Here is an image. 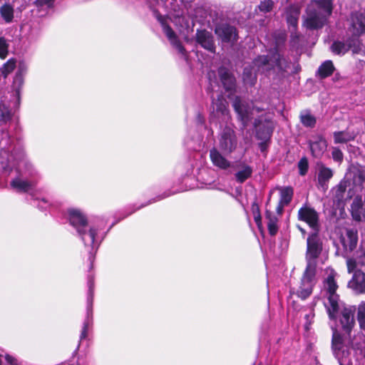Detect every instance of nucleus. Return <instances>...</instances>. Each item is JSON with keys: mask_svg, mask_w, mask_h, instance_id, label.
<instances>
[{"mask_svg": "<svg viewBox=\"0 0 365 365\" xmlns=\"http://www.w3.org/2000/svg\"><path fill=\"white\" fill-rule=\"evenodd\" d=\"M333 10V0H312L303 16V26L309 29L324 26Z\"/></svg>", "mask_w": 365, "mask_h": 365, "instance_id": "f257e3e1", "label": "nucleus"}, {"mask_svg": "<svg viewBox=\"0 0 365 365\" xmlns=\"http://www.w3.org/2000/svg\"><path fill=\"white\" fill-rule=\"evenodd\" d=\"M253 68H245L243 73V79L246 83L253 84L255 79L256 71L266 72L271 67H277L279 71H285L288 67V63L285 59L281 58L278 51H275L271 58L260 56L254 61Z\"/></svg>", "mask_w": 365, "mask_h": 365, "instance_id": "f03ea898", "label": "nucleus"}, {"mask_svg": "<svg viewBox=\"0 0 365 365\" xmlns=\"http://www.w3.org/2000/svg\"><path fill=\"white\" fill-rule=\"evenodd\" d=\"M336 272L330 268L326 269V277L323 282L322 295L327 299L324 302L331 319L336 318V313L340 307L339 295L336 293L338 284L336 282Z\"/></svg>", "mask_w": 365, "mask_h": 365, "instance_id": "7ed1b4c3", "label": "nucleus"}, {"mask_svg": "<svg viewBox=\"0 0 365 365\" xmlns=\"http://www.w3.org/2000/svg\"><path fill=\"white\" fill-rule=\"evenodd\" d=\"M68 213L71 224L76 229L85 245L94 248L96 231L93 228H90L88 232H86L87 220L80 210L71 209Z\"/></svg>", "mask_w": 365, "mask_h": 365, "instance_id": "20e7f679", "label": "nucleus"}, {"mask_svg": "<svg viewBox=\"0 0 365 365\" xmlns=\"http://www.w3.org/2000/svg\"><path fill=\"white\" fill-rule=\"evenodd\" d=\"M331 352L339 365H351V353L344 343L342 335L336 330H333Z\"/></svg>", "mask_w": 365, "mask_h": 365, "instance_id": "39448f33", "label": "nucleus"}, {"mask_svg": "<svg viewBox=\"0 0 365 365\" xmlns=\"http://www.w3.org/2000/svg\"><path fill=\"white\" fill-rule=\"evenodd\" d=\"M322 250L323 242L317 232L309 235L307 240L306 269H309L311 267L313 270L317 271L316 259L321 255Z\"/></svg>", "mask_w": 365, "mask_h": 365, "instance_id": "423d86ee", "label": "nucleus"}, {"mask_svg": "<svg viewBox=\"0 0 365 365\" xmlns=\"http://www.w3.org/2000/svg\"><path fill=\"white\" fill-rule=\"evenodd\" d=\"M344 179L347 182L351 180L349 187L354 195H357L365 190V170L361 167L351 166Z\"/></svg>", "mask_w": 365, "mask_h": 365, "instance_id": "0eeeda50", "label": "nucleus"}, {"mask_svg": "<svg viewBox=\"0 0 365 365\" xmlns=\"http://www.w3.org/2000/svg\"><path fill=\"white\" fill-rule=\"evenodd\" d=\"M316 272L311 267L305 269L300 285L296 291V294L301 299H305L312 293L315 283Z\"/></svg>", "mask_w": 365, "mask_h": 365, "instance_id": "6e6552de", "label": "nucleus"}, {"mask_svg": "<svg viewBox=\"0 0 365 365\" xmlns=\"http://www.w3.org/2000/svg\"><path fill=\"white\" fill-rule=\"evenodd\" d=\"M237 145L235 131L230 127H225L219 136V149L225 154H230L236 149Z\"/></svg>", "mask_w": 365, "mask_h": 365, "instance_id": "1a4fd4ad", "label": "nucleus"}, {"mask_svg": "<svg viewBox=\"0 0 365 365\" xmlns=\"http://www.w3.org/2000/svg\"><path fill=\"white\" fill-rule=\"evenodd\" d=\"M298 219L306 222L314 232L319 230V215L311 206L307 204L304 205L298 211Z\"/></svg>", "mask_w": 365, "mask_h": 365, "instance_id": "9d476101", "label": "nucleus"}, {"mask_svg": "<svg viewBox=\"0 0 365 365\" xmlns=\"http://www.w3.org/2000/svg\"><path fill=\"white\" fill-rule=\"evenodd\" d=\"M349 21L347 32L354 38H357L359 36L365 31V16L361 14H354Z\"/></svg>", "mask_w": 365, "mask_h": 365, "instance_id": "9b49d317", "label": "nucleus"}, {"mask_svg": "<svg viewBox=\"0 0 365 365\" xmlns=\"http://www.w3.org/2000/svg\"><path fill=\"white\" fill-rule=\"evenodd\" d=\"M300 14V7L298 5L290 6L286 11V19L289 29L291 32V38L292 41L298 38L296 31L299 16Z\"/></svg>", "mask_w": 365, "mask_h": 365, "instance_id": "f8f14e48", "label": "nucleus"}, {"mask_svg": "<svg viewBox=\"0 0 365 365\" xmlns=\"http://www.w3.org/2000/svg\"><path fill=\"white\" fill-rule=\"evenodd\" d=\"M233 106L244 125L252 118L255 111L259 112L258 108H251L249 105H245L238 98L235 100Z\"/></svg>", "mask_w": 365, "mask_h": 365, "instance_id": "ddd939ff", "label": "nucleus"}, {"mask_svg": "<svg viewBox=\"0 0 365 365\" xmlns=\"http://www.w3.org/2000/svg\"><path fill=\"white\" fill-rule=\"evenodd\" d=\"M350 185V182L344 179L339 185L334 187L332 190L334 200L340 205L347 199L351 198L354 195L351 189L349 188V191L346 192V187Z\"/></svg>", "mask_w": 365, "mask_h": 365, "instance_id": "4468645a", "label": "nucleus"}, {"mask_svg": "<svg viewBox=\"0 0 365 365\" xmlns=\"http://www.w3.org/2000/svg\"><path fill=\"white\" fill-rule=\"evenodd\" d=\"M354 313V309L352 307H344L339 317L342 330L348 334L355 325Z\"/></svg>", "mask_w": 365, "mask_h": 365, "instance_id": "2eb2a0df", "label": "nucleus"}, {"mask_svg": "<svg viewBox=\"0 0 365 365\" xmlns=\"http://www.w3.org/2000/svg\"><path fill=\"white\" fill-rule=\"evenodd\" d=\"M215 34L223 42L233 43L237 40L236 29L227 24H220L215 28Z\"/></svg>", "mask_w": 365, "mask_h": 365, "instance_id": "dca6fc26", "label": "nucleus"}, {"mask_svg": "<svg viewBox=\"0 0 365 365\" xmlns=\"http://www.w3.org/2000/svg\"><path fill=\"white\" fill-rule=\"evenodd\" d=\"M331 51L336 54H344L349 49H351L353 53H357L360 49V43L358 38H352L349 41L348 43L341 42H334L331 47Z\"/></svg>", "mask_w": 365, "mask_h": 365, "instance_id": "f3484780", "label": "nucleus"}, {"mask_svg": "<svg viewBox=\"0 0 365 365\" xmlns=\"http://www.w3.org/2000/svg\"><path fill=\"white\" fill-rule=\"evenodd\" d=\"M346 265L349 273L354 272L358 267L365 266V242L361 244L354 257L347 259Z\"/></svg>", "mask_w": 365, "mask_h": 365, "instance_id": "a211bd4d", "label": "nucleus"}, {"mask_svg": "<svg viewBox=\"0 0 365 365\" xmlns=\"http://www.w3.org/2000/svg\"><path fill=\"white\" fill-rule=\"evenodd\" d=\"M352 217L356 221H365V201L357 195L351 205Z\"/></svg>", "mask_w": 365, "mask_h": 365, "instance_id": "6ab92c4d", "label": "nucleus"}, {"mask_svg": "<svg viewBox=\"0 0 365 365\" xmlns=\"http://www.w3.org/2000/svg\"><path fill=\"white\" fill-rule=\"evenodd\" d=\"M348 287L356 294H364L365 273L360 270L355 271L351 279L348 283Z\"/></svg>", "mask_w": 365, "mask_h": 365, "instance_id": "aec40b11", "label": "nucleus"}, {"mask_svg": "<svg viewBox=\"0 0 365 365\" xmlns=\"http://www.w3.org/2000/svg\"><path fill=\"white\" fill-rule=\"evenodd\" d=\"M197 42L204 48L215 53V46L212 35L205 30L197 31L196 33Z\"/></svg>", "mask_w": 365, "mask_h": 365, "instance_id": "412c9836", "label": "nucleus"}, {"mask_svg": "<svg viewBox=\"0 0 365 365\" xmlns=\"http://www.w3.org/2000/svg\"><path fill=\"white\" fill-rule=\"evenodd\" d=\"M36 185L34 181L25 180L21 176H18L10 182L11 187L19 192H26L33 189Z\"/></svg>", "mask_w": 365, "mask_h": 365, "instance_id": "4be33fe9", "label": "nucleus"}, {"mask_svg": "<svg viewBox=\"0 0 365 365\" xmlns=\"http://www.w3.org/2000/svg\"><path fill=\"white\" fill-rule=\"evenodd\" d=\"M358 242L357 232L354 230H346L341 237V242L346 250L352 251Z\"/></svg>", "mask_w": 365, "mask_h": 365, "instance_id": "5701e85b", "label": "nucleus"}, {"mask_svg": "<svg viewBox=\"0 0 365 365\" xmlns=\"http://www.w3.org/2000/svg\"><path fill=\"white\" fill-rule=\"evenodd\" d=\"M332 170L322 164H318V185L323 190L328 187L327 182L332 178Z\"/></svg>", "mask_w": 365, "mask_h": 365, "instance_id": "b1692460", "label": "nucleus"}, {"mask_svg": "<svg viewBox=\"0 0 365 365\" xmlns=\"http://www.w3.org/2000/svg\"><path fill=\"white\" fill-rule=\"evenodd\" d=\"M210 158L212 164L220 169L225 170L230 166V162L215 148L210 150Z\"/></svg>", "mask_w": 365, "mask_h": 365, "instance_id": "393cba45", "label": "nucleus"}, {"mask_svg": "<svg viewBox=\"0 0 365 365\" xmlns=\"http://www.w3.org/2000/svg\"><path fill=\"white\" fill-rule=\"evenodd\" d=\"M327 141L321 137H319L315 141L310 143L311 151L316 158L321 157L327 150Z\"/></svg>", "mask_w": 365, "mask_h": 365, "instance_id": "a878e982", "label": "nucleus"}, {"mask_svg": "<svg viewBox=\"0 0 365 365\" xmlns=\"http://www.w3.org/2000/svg\"><path fill=\"white\" fill-rule=\"evenodd\" d=\"M219 74L225 88L227 91L232 90L235 83L233 76L225 68H220Z\"/></svg>", "mask_w": 365, "mask_h": 365, "instance_id": "bb28decb", "label": "nucleus"}, {"mask_svg": "<svg viewBox=\"0 0 365 365\" xmlns=\"http://www.w3.org/2000/svg\"><path fill=\"white\" fill-rule=\"evenodd\" d=\"M163 31L166 34L168 39L170 40L171 44L178 51L179 53L183 54L185 52V48L178 40L172 29L169 26H167L164 24H163Z\"/></svg>", "mask_w": 365, "mask_h": 365, "instance_id": "cd10ccee", "label": "nucleus"}, {"mask_svg": "<svg viewBox=\"0 0 365 365\" xmlns=\"http://www.w3.org/2000/svg\"><path fill=\"white\" fill-rule=\"evenodd\" d=\"M26 71V68L24 65H20L19 67L18 72L16 73L14 82L13 88L16 91V95H19L20 88L24 84V73Z\"/></svg>", "mask_w": 365, "mask_h": 365, "instance_id": "c85d7f7f", "label": "nucleus"}, {"mask_svg": "<svg viewBox=\"0 0 365 365\" xmlns=\"http://www.w3.org/2000/svg\"><path fill=\"white\" fill-rule=\"evenodd\" d=\"M265 217L267 220V227L269 232L271 235H274L278 231V225L277 222L278 220L277 217L272 214V212L267 211L265 213Z\"/></svg>", "mask_w": 365, "mask_h": 365, "instance_id": "c756f323", "label": "nucleus"}, {"mask_svg": "<svg viewBox=\"0 0 365 365\" xmlns=\"http://www.w3.org/2000/svg\"><path fill=\"white\" fill-rule=\"evenodd\" d=\"M334 71V67L331 61H326L319 68L317 73L322 78L331 76Z\"/></svg>", "mask_w": 365, "mask_h": 365, "instance_id": "7c9ffc66", "label": "nucleus"}, {"mask_svg": "<svg viewBox=\"0 0 365 365\" xmlns=\"http://www.w3.org/2000/svg\"><path fill=\"white\" fill-rule=\"evenodd\" d=\"M14 11V7L9 4H4L0 7L1 16L6 23L12 21Z\"/></svg>", "mask_w": 365, "mask_h": 365, "instance_id": "2f4dec72", "label": "nucleus"}, {"mask_svg": "<svg viewBox=\"0 0 365 365\" xmlns=\"http://www.w3.org/2000/svg\"><path fill=\"white\" fill-rule=\"evenodd\" d=\"M252 173V169L248 165H243L242 169L237 171L235 174V178L237 182H243L249 178Z\"/></svg>", "mask_w": 365, "mask_h": 365, "instance_id": "473e14b6", "label": "nucleus"}, {"mask_svg": "<svg viewBox=\"0 0 365 365\" xmlns=\"http://www.w3.org/2000/svg\"><path fill=\"white\" fill-rule=\"evenodd\" d=\"M11 111L4 103H0V123H6L11 119Z\"/></svg>", "mask_w": 365, "mask_h": 365, "instance_id": "72a5a7b5", "label": "nucleus"}, {"mask_svg": "<svg viewBox=\"0 0 365 365\" xmlns=\"http://www.w3.org/2000/svg\"><path fill=\"white\" fill-rule=\"evenodd\" d=\"M16 61L15 58H10L1 68L2 75L6 78L16 68Z\"/></svg>", "mask_w": 365, "mask_h": 365, "instance_id": "f704fd0d", "label": "nucleus"}, {"mask_svg": "<svg viewBox=\"0 0 365 365\" xmlns=\"http://www.w3.org/2000/svg\"><path fill=\"white\" fill-rule=\"evenodd\" d=\"M334 142L336 143H346L354 138V135L346 132H336L334 134Z\"/></svg>", "mask_w": 365, "mask_h": 365, "instance_id": "c9c22d12", "label": "nucleus"}, {"mask_svg": "<svg viewBox=\"0 0 365 365\" xmlns=\"http://www.w3.org/2000/svg\"><path fill=\"white\" fill-rule=\"evenodd\" d=\"M293 190L290 187H284L280 192V202L282 204H288L292 198Z\"/></svg>", "mask_w": 365, "mask_h": 365, "instance_id": "e433bc0d", "label": "nucleus"}, {"mask_svg": "<svg viewBox=\"0 0 365 365\" xmlns=\"http://www.w3.org/2000/svg\"><path fill=\"white\" fill-rule=\"evenodd\" d=\"M357 319L360 327L365 330V302H362L358 307Z\"/></svg>", "mask_w": 365, "mask_h": 365, "instance_id": "4c0bfd02", "label": "nucleus"}, {"mask_svg": "<svg viewBox=\"0 0 365 365\" xmlns=\"http://www.w3.org/2000/svg\"><path fill=\"white\" fill-rule=\"evenodd\" d=\"M300 119L302 123L306 127H313L316 123L315 118L309 113H302Z\"/></svg>", "mask_w": 365, "mask_h": 365, "instance_id": "58836bf2", "label": "nucleus"}, {"mask_svg": "<svg viewBox=\"0 0 365 365\" xmlns=\"http://www.w3.org/2000/svg\"><path fill=\"white\" fill-rule=\"evenodd\" d=\"M274 3L272 0H262L258 6L260 11L267 13L270 11L273 8Z\"/></svg>", "mask_w": 365, "mask_h": 365, "instance_id": "ea45409f", "label": "nucleus"}, {"mask_svg": "<svg viewBox=\"0 0 365 365\" xmlns=\"http://www.w3.org/2000/svg\"><path fill=\"white\" fill-rule=\"evenodd\" d=\"M214 106L216 108V110L217 112H220L222 114L225 115L227 113V104L225 101L221 100L217 102H213Z\"/></svg>", "mask_w": 365, "mask_h": 365, "instance_id": "a19ab883", "label": "nucleus"}, {"mask_svg": "<svg viewBox=\"0 0 365 365\" xmlns=\"http://www.w3.org/2000/svg\"><path fill=\"white\" fill-rule=\"evenodd\" d=\"M8 54V44L4 38H0V58L4 59Z\"/></svg>", "mask_w": 365, "mask_h": 365, "instance_id": "79ce46f5", "label": "nucleus"}, {"mask_svg": "<svg viewBox=\"0 0 365 365\" xmlns=\"http://www.w3.org/2000/svg\"><path fill=\"white\" fill-rule=\"evenodd\" d=\"M298 167L299 170V173L302 175H304L308 170V161L306 158H302L299 163Z\"/></svg>", "mask_w": 365, "mask_h": 365, "instance_id": "37998d69", "label": "nucleus"}, {"mask_svg": "<svg viewBox=\"0 0 365 365\" xmlns=\"http://www.w3.org/2000/svg\"><path fill=\"white\" fill-rule=\"evenodd\" d=\"M332 157L336 161H341L343 159V154L338 148H334L332 151Z\"/></svg>", "mask_w": 365, "mask_h": 365, "instance_id": "c03bdc74", "label": "nucleus"}, {"mask_svg": "<svg viewBox=\"0 0 365 365\" xmlns=\"http://www.w3.org/2000/svg\"><path fill=\"white\" fill-rule=\"evenodd\" d=\"M353 348L356 350V351H359V354L363 356V358L365 359V341L361 346L359 344H355L353 345Z\"/></svg>", "mask_w": 365, "mask_h": 365, "instance_id": "a18cd8bd", "label": "nucleus"}, {"mask_svg": "<svg viewBox=\"0 0 365 365\" xmlns=\"http://www.w3.org/2000/svg\"><path fill=\"white\" fill-rule=\"evenodd\" d=\"M254 219L258 228L261 230L262 228V223L260 214L258 211L257 212L255 213Z\"/></svg>", "mask_w": 365, "mask_h": 365, "instance_id": "49530a36", "label": "nucleus"}, {"mask_svg": "<svg viewBox=\"0 0 365 365\" xmlns=\"http://www.w3.org/2000/svg\"><path fill=\"white\" fill-rule=\"evenodd\" d=\"M6 361L10 364V365H16L17 361L16 359H14L13 356L10 355H6L5 357Z\"/></svg>", "mask_w": 365, "mask_h": 365, "instance_id": "de8ad7c7", "label": "nucleus"}, {"mask_svg": "<svg viewBox=\"0 0 365 365\" xmlns=\"http://www.w3.org/2000/svg\"><path fill=\"white\" fill-rule=\"evenodd\" d=\"M51 1V0H37V2L41 5L49 4Z\"/></svg>", "mask_w": 365, "mask_h": 365, "instance_id": "09e8293b", "label": "nucleus"}, {"mask_svg": "<svg viewBox=\"0 0 365 365\" xmlns=\"http://www.w3.org/2000/svg\"><path fill=\"white\" fill-rule=\"evenodd\" d=\"M86 336V326L83 327V329L82 331L81 335V339L83 338H85Z\"/></svg>", "mask_w": 365, "mask_h": 365, "instance_id": "8fccbe9b", "label": "nucleus"}, {"mask_svg": "<svg viewBox=\"0 0 365 365\" xmlns=\"http://www.w3.org/2000/svg\"><path fill=\"white\" fill-rule=\"evenodd\" d=\"M89 292H90V293L92 292V284L91 283H90V284H89Z\"/></svg>", "mask_w": 365, "mask_h": 365, "instance_id": "3c124183", "label": "nucleus"}, {"mask_svg": "<svg viewBox=\"0 0 365 365\" xmlns=\"http://www.w3.org/2000/svg\"><path fill=\"white\" fill-rule=\"evenodd\" d=\"M299 229H300L301 232H302L303 234H304V233H305L304 230H303L302 228H299Z\"/></svg>", "mask_w": 365, "mask_h": 365, "instance_id": "603ef678", "label": "nucleus"}]
</instances>
